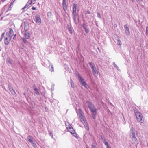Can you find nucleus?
<instances>
[{"mask_svg": "<svg viewBox=\"0 0 148 148\" xmlns=\"http://www.w3.org/2000/svg\"><path fill=\"white\" fill-rule=\"evenodd\" d=\"M146 33L148 35V27H147L146 29Z\"/></svg>", "mask_w": 148, "mask_h": 148, "instance_id": "ea45409f", "label": "nucleus"}, {"mask_svg": "<svg viewBox=\"0 0 148 148\" xmlns=\"http://www.w3.org/2000/svg\"><path fill=\"white\" fill-rule=\"evenodd\" d=\"M55 86V85L54 84H52V87H51V90L52 91H53L54 89V87Z\"/></svg>", "mask_w": 148, "mask_h": 148, "instance_id": "72a5a7b5", "label": "nucleus"}, {"mask_svg": "<svg viewBox=\"0 0 148 148\" xmlns=\"http://www.w3.org/2000/svg\"><path fill=\"white\" fill-rule=\"evenodd\" d=\"M14 35V32L11 28L9 29V31L6 33V36H8L11 38Z\"/></svg>", "mask_w": 148, "mask_h": 148, "instance_id": "6e6552de", "label": "nucleus"}, {"mask_svg": "<svg viewBox=\"0 0 148 148\" xmlns=\"http://www.w3.org/2000/svg\"><path fill=\"white\" fill-rule=\"evenodd\" d=\"M35 21L38 25H40L41 23V20L40 15H37L35 16Z\"/></svg>", "mask_w": 148, "mask_h": 148, "instance_id": "1a4fd4ad", "label": "nucleus"}, {"mask_svg": "<svg viewBox=\"0 0 148 148\" xmlns=\"http://www.w3.org/2000/svg\"><path fill=\"white\" fill-rule=\"evenodd\" d=\"M90 110L91 112L97 110V109H96L95 107H94V108H91V109H90Z\"/></svg>", "mask_w": 148, "mask_h": 148, "instance_id": "c756f323", "label": "nucleus"}, {"mask_svg": "<svg viewBox=\"0 0 148 148\" xmlns=\"http://www.w3.org/2000/svg\"><path fill=\"white\" fill-rule=\"evenodd\" d=\"M114 26V27H117V25H115Z\"/></svg>", "mask_w": 148, "mask_h": 148, "instance_id": "de8ad7c7", "label": "nucleus"}, {"mask_svg": "<svg viewBox=\"0 0 148 148\" xmlns=\"http://www.w3.org/2000/svg\"><path fill=\"white\" fill-rule=\"evenodd\" d=\"M131 1L132 2H134L135 0H131Z\"/></svg>", "mask_w": 148, "mask_h": 148, "instance_id": "a18cd8bd", "label": "nucleus"}, {"mask_svg": "<svg viewBox=\"0 0 148 148\" xmlns=\"http://www.w3.org/2000/svg\"><path fill=\"white\" fill-rule=\"evenodd\" d=\"M32 9L33 10H35L36 9V8L34 7H32Z\"/></svg>", "mask_w": 148, "mask_h": 148, "instance_id": "a19ab883", "label": "nucleus"}, {"mask_svg": "<svg viewBox=\"0 0 148 148\" xmlns=\"http://www.w3.org/2000/svg\"><path fill=\"white\" fill-rule=\"evenodd\" d=\"M8 11V10L6 12H7Z\"/></svg>", "mask_w": 148, "mask_h": 148, "instance_id": "864d4df0", "label": "nucleus"}, {"mask_svg": "<svg viewBox=\"0 0 148 148\" xmlns=\"http://www.w3.org/2000/svg\"><path fill=\"white\" fill-rule=\"evenodd\" d=\"M101 139L102 140V141H103V140H106L105 138H104L103 136H101Z\"/></svg>", "mask_w": 148, "mask_h": 148, "instance_id": "79ce46f5", "label": "nucleus"}, {"mask_svg": "<svg viewBox=\"0 0 148 148\" xmlns=\"http://www.w3.org/2000/svg\"><path fill=\"white\" fill-rule=\"evenodd\" d=\"M82 26L83 27L84 29V28H87V25H86L84 23L82 25Z\"/></svg>", "mask_w": 148, "mask_h": 148, "instance_id": "2f4dec72", "label": "nucleus"}, {"mask_svg": "<svg viewBox=\"0 0 148 148\" xmlns=\"http://www.w3.org/2000/svg\"><path fill=\"white\" fill-rule=\"evenodd\" d=\"M88 108L90 109L91 107H92L94 105L92 104L91 102L89 101H87L86 102Z\"/></svg>", "mask_w": 148, "mask_h": 148, "instance_id": "4be33fe9", "label": "nucleus"}, {"mask_svg": "<svg viewBox=\"0 0 148 148\" xmlns=\"http://www.w3.org/2000/svg\"><path fill=\"white\" fill-rule=\"evenodd\" d=\"M107 146V148H108V147H110L108 145H108H106Z\"/></svg>", "mask_w": 148, "mask_h": 148, "instance_id": "c03bdc74", "label": "nucleus"}, {"mask_svg": "<svg viewBox=\"0 0 148 148\" xmlns=\"http://www.w3.org/2000/svg\"><path fill=\"white\" fill-rule=\"evenodd\" d=\"M33 4H34L35 3V2H34L33 3Z\"/></svg>", "mask_w": 148, "mask_h": 148, "instance_id": "3c124183", "label": "nucleus"}, {"mask_svg": "<svg viewBox=\"0 0 148 148\" xmlns=\"http://www.w3.org/2000/svg\"><path fill=\"white\" fill-rule=\"evenodd\" d=\"M97 17H98V18H101V15L98 12L97 13Z\"/></svg>", "mask_w": 148, "mask_h": 148, "instance_id": "f704fd0d", "label": "nucleus"}, {"mask_svg": "<svg viewBox=\"0 0 148 148\" xmlns=\"http://www.w3.org/2000/svg\"><path fill=\"white\" fill-rule=\"evenodd\" d=\"M103 142L106 145H108V143L106 141V140H103Z\"/></svg>", "mask_w": 148, "mask_h": 148, "instance_id": "7c9ffc66", "label": "nucleus"}, {"mask_svg": "<svg viewBox=\"0 0 148 148\" xmlns=\"http://www.w3.org/2000/svg\"><path fill=\"white\" fill-rule=\"evenodd\" d=\"M50 135H51L52 134H52H50Z\"/></svg>", "mask_w": 148, "mask_h": 148, "instance_id": "5fc2aeb1", "label": "nucleus"}, {"mask_svg": "<svg viewBox=\"0 0 148 148\" xmlns=\"http://www.w3.org/2000/svg\"><path fill=\"white\" fill-rule=\"evenodd\" d=\"M16 36V34L14 35V37L13 38V39H14V38L15 37V36Z\"/></svg>", "mask_w": 148, "mask_h": 148, "instance_id": "8fccbe9b", "label": "nucleus"}, {"mask_svg": "<svg viewBox=\"0 0 148 148\" xmlns=\"http://www.w3.org/2000/svg\"><path fill=\"white\" fill-rule=\"evenodd\" d=\"M112 64L114 65V67L117 70H119V69L118 66H117V65L115 64V63L114 62H113Z\"/></svg>", "mask_w": 148, "mask_h": 148, "instance_id": "a878e982", "label": "nucleus"}, {"mask_svg": "<svg viewBox=\"0 0 148 148\" xmlns=\"http://www.w3.org/2000/svg\"><path fill=\"white\" fill-rule=\"evenodd\" d=\"M47 16L49 18H50L52 16V13L51 12H48L47 13Z\"/></svg>", "mask_w": 148, "mask_h": 148, "instance_id": "bb28decb", "label": "nucleus"}, {"mask_svg": "<svg viewBox=\"0 0 148 148\" xmlns=\"http://www.w3.org/2000/svg\"><path fill=\"white\" fill-rule=\"evenodd\" d=\"M67 28L70 33L72 34L73 33V28L71 24L69 23L67 24Z\"/></svg>", "mask_w": 148, "mask_h": 148, "instance_id": "f8f14e48", "label": "nucleus"}, {"mask_svg": "<svg viewBox=\"0 0 148 148\" xmlns=\"http://www.w3.org/2000/svg\"><path fill=\"white\" fill-rule=\"evenodd\" d=\"M91 148H96V146L92 144L91 145Z\"/></svg>", "mask_w": 148, "mask_h": 148, "instance_id": "58836bf2", "label": "nucleus"}, {"mask_svg": "<svg viewBox=\"0 0 148 148\" xmlns=\"http://www.w3.org/2000/svg\"><path fill=\"white\" fill-rule=\"evenodd\" d=\"M84 29L85 32H86V33H88L89 30L87 28H84Z\"/></svg>", "mask_w": 148, "mask_h": 148, "instance_id": "c9c22d12", "label": "nucleus"}, {"mask_svg": "<svg viewBox=\"0 0 148 148\" xmlns=\"http://www.w3.org/2000/svg\"><path fill=\"white\" fill-rule=\"evenodd\" d=\"M36 0H29L25 6L22 8V9L24 10L27 8H29L30 5L33 2H34Z\"/></svg>", "mask_w": 148, "mask_h": 148, "instance_id": "0eeeda50", "label": "nucleus"}, {"mask_svg": "<svg viewBox=\"0 0 148 148\" xmlns=\"http://www.w3.org/2000/svg\"><path fill=\"white\" fill-rule=\"evenodd\" d=\"M31 137L30 136H29L27 137V139L28 140L31 144H32L33 146H35L36 145V144L32 140L30 139Z\"/></svg>", "mask_w": 148, "mask_h": 148, "instance_id": "a211bd4d", "label": "nucleus"}, {"mask_svg": "<svg viewBox=\"0 0 148 148\" xmlns=\"http://www.w3.org/2000/svg\"><path fill=\"white\" fill-rule=\"evenodd\" d=\"M89 64L92 70V72L93 75L96 77L97 76H98V73L97 71V69L95 67L94 63H92V62H89Z\"/></svg>", "mask_w": 148, "mask_h": 148, "instance_id": "39448f33", "label": "nucleus"}, {"mask_svg": "<svg viewBox=\"0 0 148 148\" xmlns=\"http://www.w3.org/2000/svg\"><path fill=\"white\" fill-rule=\"evenodd\" d=\"M78 114L79 116L81 122H84V121L86 120V118L84 116V113L82 112V109L80 108L78 110Z\"/></svg>", "mask_w": 148, "mask_h": 148, "instance_id": "423d86ee", "label": "nucleus"}, {"mask_svg": "<svg viewBox=\"0 0 148 148\" xmlns=\"http://www.w3.org/2000/svg\"><path fill=\"white\" fill-rule=\"evenodd\" d=\"M24 35L26 39H29L31 36L30 33L29 32L27 31H25L24 34Z\"/></svg>", "mask_w": 148, "mask_h": 148, "instance_id": "f3484780", "label": "nucleus"}, {"mask_svg": "<svg viewBox=\"0 0 148 148\" xmlns=\"http://www.w3.org/2000/svg\"><path fill=\"white\" fill-rule=\"evenodd\" d=\"M94 107H95V106H94V105L92 107H91V108H90L89 109L90 110V109H91V108H94Z\"/></svg>", "mask_w": 148, "mask_h": 148, "instance_id": "37998d69", "label": "nucleus"}, {"mask_svg": "<svg viewBox=\"0 0 148 148\" xmlns=\"http://www.w3.org/2000/svg\"><path fill=\"white\" fill-rule=\"evenodd\" d=\"M28 25L29 24L27 22H25L22 24L21 26H23L24 29L26 31H27L28 29Z\"/></svg>", "mask_w": 148, "mask_h": 148, "instance_id": "9b49d317", "label": "nucleus"}, {"mask_svg": "<svg viewBox=\"0 0 148 148\" xmlns=\"http://www.w3.org/2000/svg\"><path fill=\"white\" fill-rule=\"evenodd\" d=\"M117 44L120 45V47L121 46V41L119 39H118L117 40Z\"/></svg>", "mask_w": 148, "mask_h": 148, "instance_id": "c85d7f7f", "label": "nucleus"}, {"mask_svg": "<svg viewBox=\"0 0 148 148\" xmlns=\"http://www.w3.org/2000/svg\"><path fill=\"white\" fill-rule=\"evenodd\" d=\"M72 16H73V19L76 25H77V23L76 21L77 16L76 13H72Z\"/></svg>", "mask_w": 148, "mask_h": 148, "instance_id": "ddd939ff", "label": "nucleus"}, {"mask_svg": "<svg viewBox=\"0 0 148 148\" xmlns=\"http://www.w3.org/2000/svg\"><path fill=\"white\" fill-rule=\"evenodd\" d=\"M139 1V2H140V1H142L143 0H138Z\"/></svg>", "mask_w": 148, "mask_h": 148, "instance_id": "49530a36", "label": "nucleus"}, {"mask_svg": "<svg viewBox=\"0 0 148 148\" xmlns=\"http://www.w3.org/2000/svg\"><path fill=\"white\" fill-rule=\"evenodd\" d=\"M33 87L34 88V90L35 92V93L37 95H39V93L38 92L37 87L35 85H34L33 86Z\"/></svg>", "mask_w": 148, "mask_h": 148, "instance_id": "6ab92c4d", "label": "nucleus"}, {"mask_svg": "<svg viewBox=\"0 0 148 148\" xmlns=\"http://www.w3.org/2000/svg\"><path fill=\"white\" fill-rule=\"evenodd\" d=\"M7 62H8L10 64H12V62L10 58H8L7 59Z\"/></svg>", "mask_w": 148, "mask_h": 148, "instance_id": "393cba45", "label": "nucleus"}, {"mask_svg": "<svg viewBox=\"0 0 148 148\" xmlns=\"http://www.w3.org/2000/svg\"><path fill=\"white\" fill-rule=\"evenodd\" d=\"M108 148H111V147H109Z\"/></svg>", "mask_w": 148, "mask_h": 148, "instance_id": "603ef678", "label": "nucleus"}, {"mask_svg": "<svg viewBox=\"0 0 148 148\" xmlns=\"http://www.w3.org/2000/svg\"><path fill=\"white\" fill-rule=\"evenodd\" d=\"M97 110L92 112H91L92 116L94 119H95L97 115Z\"/></svg>", "mask_w": 148, "mask_h": 148, "instance_id": "aec40b11", "label": "nucleus"}, {"mask_svg": "<svg viewBox=\"0 0 148 148\" xmlns=\"http://www.w3.org/2000/svg\"><path fill=\"white\" fill-rule=\"evenodd\" d=\"M77 77L81 84L86 89H88L89 88L88 84L86 83L84 79L80 75L79 73H78Z\"/></svg>", "mask_w": 148, "mask_h": 148, "instance_id": "f257e3e1", "label": "nucleus"}, {"mask_svg": "<svg viewBox=\"0 0 148 148\" xmlns=\"http://www.w3.org/2000/svg\"><path fill=\"white\" fill-rule=\"evenodd\" d=\"M81 122L83 123L84 126H85V129L87 131H88L89 130V128L88 125L86 122V120L84 121V122L82 121Z\"/></svg>", "mask_w": 148, "mask_h": 148, "instance_id": "dca6fc26", "label": "nucleus"}, {"mask_svg": "<svg viewBox=\"0 0 148 148\" xmlns=\"http://www.w3.org/2000/svg\"><path fill=\"white\" fill-rule=\"evenodd\" d=\"M147 27H148V26Z\"/></svg>", "mask_w": 148, "mask_h": 148, "instance_id": "6e6d98bb", "label": "nucleus"}, {"mask_svg": "<svg viewBox=\"0 0 148 148\" xmlns=\"http://www.w3.org/2000/svg\"><path fill=\"white\" fill-rule=\"evenodd\" d=\"M23 95H25V94H26V93H25V92H24V93H23Z\"/></svg>", "mask_w": 148, "mask_h": 148, "instance_id": "09e8293b", "label": "nucleus"}, {"mask_svg": "<svg viewBox=\"0 0 148 148\" xmlns=\"http://www.w3.org/2000/svg\"><path fill=\"white\" fill-rule=\"evenodd\" d=\"M73 131H74V130H73V128H72V127H69V131H70H70L72 132Z\"/></svg>", "mask_w": 148, "mask_h": 148, "instance_id": "4c0bfd02", "label": "nucleus"}, {"mask_svg": "<svg viewBox=\"0 0 148 148\" xmlns=\"http://www.w3.org/2000/svg\"><path fill=\"white\" fill-rule=\"evenodd\" d=\"M77 4L74 3L73 7V12L76 13V11L77 10Z\"/></svg>", "mask_w": 148, "mask_h": 148, "instance_id": "412c9836", "label": "nucleus"}, {"mask_svg": "<svg viewBox=\"0 0 148 148\" xmlns=\"http://www.w3.org/2000/svg\"><path fill=\"white\" fill-rule=\"evenodd\" d=\"M5 34V33H3L1 34L0 39V42H1L2 40V39L3 37H4V44L6 45H8L9 44L10 41L11 40V38L8 36H5V37L4 36V35Z\"/></svg>", "mask_w": 148, "mask_h": 148, "instance_id": "7ed1b4c3", "label": "nucleus"}, {"mask_svg": "<svg viewBox=\"0 0 148 148\" xmlns=\"http://www.w3.org/2000/svg\"><path fill=\"white\" fill-rule=\"evenodd\" d=\"M135 114L137 121L141 123H143L144 121V119L142 114L137 110L135 111Z\"/></svg>", "mask_w": 148, "mask_h": 148, "instance_id": "20e7f679", "label": "nucleus"}, {"mask_svg": "<svg viewBox=\"0 0 148 148\" xmlns=\"http://www.w3.org/2000/svg\"><path fill=\"white\" fill-rule=\"evenodd\" d=\"M124 27L126 34L127 35H129L130 34V32L129 26L127 24H126L124 25Z\"/></svg>", "mask_w": 148, "mask_h": 148, "instance_id": "9d476101", "label": "nucleus"}, {"mask_svg": "<svg viewBox=\"0 0 148 148\" xmlns=\"http://www.w3.org/2000/svg\"><path fill=\"white\" fill-rule=\"evenodd\" d=\"M90 14V12L89 11H87L85 13V14L86 15L88 14Z\"/></svg>", "mask_w": 148, "mask_h": 148, "instance_id": "e433bc0d", "label": "nucleus"}, {"mask_svg": "<svg viewBox=\"0 0 148 148\" xmlns=\"http://www.w3.org/2000/svg\"><path fill=\"white\" fill-rule=\"evenodd\" d=\"M49 69L51 72L54 71V67L53 65L52 64H51L49 66Z\"/></svg>", "mask_w": 148, "mask_h": 148, "instance_id": "5701e85b", "label": "nucleus"}, {"mask_svg": "<svg viewBox=\"0 0 148 148\" xmlns=\"http://www.w3.org/2000/svg\"><path fill=\"white\" fill-rule=\"evenodd\" d=\"M22 40L23 42L24 43L26 44L27 43V41L26 40V39H25V38H22Z\"/></svg>", "mask_w": 148, "mask_h": 148, "instance_id": "473e14b6", "label": "nucleus"}, {"mask_svg": "<svg viewBox=\"0 0 148 148\" xmlns=\"http://www.w3.org/2000/svg\"><path fill=\"white\" fill-rule=\"evenodd\" d=\"M62 6L63 7V9L65 11L67 10V5L66 3V0H63V2L62 3Z\"/></svg>", "mask_w": 148, "mask_h": 148, "instance_id": "2eb2a0df", "label": "nucleus"}, {"mask_svg": "<svg viewBox=\"0 0 148 148\" xmlns=\"http://www.w3.org/2000/svg\"><path fill=\"white\" fill-rule=\"evenodd\" d=\"M133 128L132 127L130 134V137L132 141L137 145L138 144V142L135 136V134L134 131L133 130Z\"/></svg>", "mask_w": 148, "mask_h": 148, "instance_id": "f03ea898", "label": "nucleus"}, {"mask_svg": "<svg viewBox=\"0 0 148 148\" xmlns=\"http://www.w3.org/2000/svg\"><path fill=\"white\" fill-rule=\"evenodd\" d=\"M70 133L73 134L75 137H77V134L75 132V131H73L72 132L70 131Z\"/></svg>", "mask_w": 148, "mask_h": 148, "instance_id": "b1692460", "label": "nucleus"}, {"mask_svg": "<svg viewBox=\"0 0 148 148\" xmlns=\"http://www.w3.org/2000/svg\"><path fill=\"white\" fill-rule=\"evenodd\" d=\"M8 87L9 90L10 91L12 95H14L16 94L15 90L13 89V88L10 85H8Z\"/></svg>", "mask_w": 148, "mask_h": 148, "instance_id": "4468645a", "label": "nucleus"}, {"mask_svg": "<svg viewBox=\"0 0 148 148\" xmlns=\"http://www.w3.org/2000/svg\"><path fill=\"white\" fill-rule=\"evenodd\" d=\"M71 86L72 88H74L75 86L74 85V82L71 80Z\"/></svg>", "mask_w": 148, "mask_h": 148, "instance_id": "cd10ccee", "label": "nucleus"}]
</instances>
